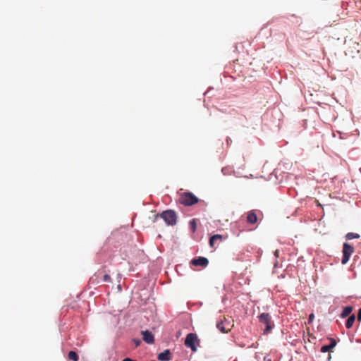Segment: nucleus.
Here are the masks:
<instances>
[{"label": "nucleus", "instance_id": "10", "mask_svg": "<svg viewBox=\"0 0 361 361\" xmlns=\"http://www.w3.org/2000/svg\"><path fill=\"white\" fill-rule=\"evenodd\" d=\"M223 240V236L219 234L214 235L210 238L209 245L212 247H215L216 242H221Z\"/></svg>", "mask_w": 361, "mask_h": 361}, {"label": "nucleus", "instance_id": "1", "mask_svg": "<svg viewBox=\"0 0 361 361\" xmlns=\"http://www.w3.org/2000/svg\"><path fill=\"white\" fill-rule=\"evenodd\" d=\"M162 218L167 225L173 226L176 224L177 216L176 214L173 210H166L163 212L161 214L154 215V221L159 218Z\"/></svg>", "mask_w": 361, "mask_h": 361}, {"label": "nucleus", "instance_id": "11", "mask_svg": "<svg viewBox=\"0 0 361 361\" xmlns=\"http://www.w3.org/2000/svg\"><path fill=\"white\" fill-rule=\"evenodd\" d=\"M355 316L354 314L350 315L346 321V323H345L346 328H348V329L351 328L355 322Z\"/></svg>", "mask_w": 361, "mask_h": 361}, {"label": "nucleus", "instance_id": "4", "mask_svg": "<svg viewBox=\"0 0 361 361\" xmlns=\"http://www.w3.org/2000/svg\"><path fill=\"white\" fill-rule=\"evenodd\" d=\"M200 340L195 334L190 333L187 335L185 341V345L190 348L192 351L197 350L196 343L199 345Z\"/></svg>", "mask_w": 361, "mask_h": 361}, {"label": "nucleus", "instance_id": "27", "mask_svg": "<svg viewBox=\"0 0 361 361\" xmlns=\"http://www.w3.org/2000/svg\"><path fill=\"white\" fill-rule=\"evenodd\" d=\"M251 347H254V345H249V348H251ZM255 348H256V346H255Z\"/></svg>", "mask_w": 361, "mask_h": 361}, {"label": "nucleus", "instance_id": "12", "mask_svg": "<svg viewBox=\"0 0 361 361\" xmlns=\"http://www.w3.org/2000/svg\"><path fill=\"white\" fill-rule=\"evenodd\" d=\"M352 310H353L352 307H350V306L345 307L341 313V317H343V318L347 317L348 316L350 315Z\"/></svg>", "mask_w": 361, "mask_h": 361}, {"label": "nucleus", "instance_id": "9", "mask_svg": "<svg viewBox=\"0 0 361 361\" xmlns=\"http://www.w3.org/2000/svg\"><path fill=\"white\" fill-rule=\"evenodd\" d=\"M158 360L161 361H169L171 360V354L169 350H165L157 356Z\"/></svg>", "mask_w": 361, "mask_h": 361}, {"label": "nucleus", "instance_id": "22", "mask_svg": "<svg viewBox=\"0 0 361 361\" xmlns=\"http://www.w3.org/2000/svg\"><path fill=\"white\" fill-rule=\"evenodd\" d=\"M133 342L135 343L136 347H137L141 343L139 339H134Z\"/></svg>", "mask_w": 361, "mask_h": 361}, {"label": "nucleus", "instance_id": "20", "mask_svg": "<svg viewBox=\"0 0 361 361\" xmlns=\"http://www.w3.org/2000/svg\"><path fill=\"white\" fill-rule=\"evenodd\" d=\"M103 281L105 282H110L111 281V277L109 274H105L103 276Z\"/></svg>", "mask_w": 361, "mask_h": 361}, {"label": "nucleus", "instance_id": "15", "mask_svg": "<svg viewBox=\"0 0 361 361\" xmlns=\"http://www.w3.org/2000/svg\"><path fill=\"white\" fill-rule=\"evenodd\" d=\"M360 237L359 234L352 232L348 233L345 235L346 240L357 239Z\"/></svg>", "mask_w": 361, "mask_h": 361}, {"label": "nucleus", "instance_id": "8", "mask_svg": "<svg viewBox=\"0 0 361 361\" xmlns=\"http://www.w3.org/2000/svg\"><path fill=\"white\" fill-rule=\"evenodd\" d=\"M141 334L142 336L143 341L148 343L152 344L154 342V335L148 330L142 331Z\"/></svg>", "mask_w": 361, "mask_h": 361}, {"label": "nucleus", "instance_id": "23", "mask_svg": "<svg viewBox=\"0 0 361 361\" xmlns=\"http://www.w3.org/2000/svg\"><path fill=\"white\" fill-rule=\"evenodd\" d=\"M357 320L358 321H361V308L358 311V314H357Z\"/></svg>", "mask_w": 361, "mask_h": 361}, {"label": "nucleus", "instance_id": "21", "mask_svg": "<svg viewBox=\"0 0 361 361\" xmlns=\"http://www.w3.org/2000/svg\"><path fill=\"white\" fill-rule=\"evenodd\" d=\"M314 319V315L313 313L310 314L309 315V318H308V320H309V322H312L313 321V319Z\"/></svg>", "mask_w": 361, "mask_h": 361}, {"label": "nucleus", "instance_id": "18", "mask_svg": "<svg viewBox=\"0 0 361 361\" xmlns=\"http://www.w3.org/2000/svg\"><path fill=\"white\" fill-rule=\"evenodd\" d=\"M251 70V68L250 67V71ZM252 70L255 73H261L263 71V68L261 66H257V68H253Z\"/></svg>", "mask_w": 361, "mask_h": 361}, {"label": "nucleus", "instance_id": "3", "mask_svg": "<svg viewBox=\"0 0 361 361\" xmlns=\"http://www.w3.org/2000/svg\"><path fill=\"white\" fill-rule=\"evenodd\" d=\"M258 319L261 324L265 325L264 334H269L274 326L271 321V317L270 314L269 313H262L258 316Z\"/></svg>", "mask_w": 361, "mask_h": 361}, {"label": "nucleus", "instance_id": "26", "mask_svg": "<svg viewBox=\"0 0 361 361\" xmlns=\"http://www.w3.org/2000/svg\"><path fill=\"white\" fill-rule=\"evenodd\" d=\"M251 347H254V345H249V348H251ZM255 348H256V346H255Z\"/></svg>", "mask_w": 361, "mask_h": 361}, {"label": "nucleus", "instance_id": "28", "mask_svg": "<svg viewBox=\"0 0 361 361\" xmlns=\"http://www.w3.org/2000/svg\"><path fill=\"white\" fill-rule=\"evenodd\" d=\"M269 361H270V360H269Z\"/></svg>", "mask_w": 361, "mask_h": 361}, {"label": "nucleus", "instance_id": "24", "mask_svg": "<svg viewBox=\"0 0 361 361\" xmlns=\"http://www.w3.org/2000/svg\"><path fill=\"white\" fill-rule=\"evenodd\" d=\"M122 361H136V360H134L129 357H126V358H124Z\"/></svg>", "mask_w": 361, "mask_h": 361}, {"label": "nucleus", "instance_id": "6", "mask_svg": "<svg viewBox=\"0 0 361 361\" xmlns=\"http://www.w3.org/2000/svg\"><path fill=\"white\" fill-rule=\"evenodd\" d=\"M191 264L194 266H200L205 267L209 264V261L206 257H199L197 258H194L191 261Z\"/></svg>", "mask_w": 361, "mask_h": 361}, {"label": "nucleus", "instance_id": "14", "mask_svg": "<svg viewBox=\"0 0 361 361\" xmlns=\"http://www.w3.org/2000/svg\"><path fill=\"white\" fill-rule=\"evenodd\" d=\"M68 358L72 361H78V355L75 351H70L68 354Z\"/></svg>", "mask_w": 361, "mask_h": 361}, {"label": "nucleus", "instance_id": "25", "mask_svg": "<svg viewBox=\"0 0 361 361\" xmlns=\"http://www.w3.org/2000/svg\"><path fill=\"white\" fill-rule=\"evenodd\" d=\"M279 251L278 250H276L275 252H274V255L275 256L277 257L279 256Z\"/></svg>", "mask_w": 361, "mask_h": 361}, {"label": "nucleus", "instance_id": "19", "mask_svg": "<svg viewBox=\"0 0 361 361\" xmlns=\"http://www.w3.org/2000/svg\"><path fill=\"white\" fill-rule=\"evenodd\" d=\"M330 342H331L330 344H329L330 348H334L336 346V340L334 338H330Z\"/></svg>", "mask_w": 361, "mask_h": 361}, {"label": "nucleus", "instance_id": "13", "mask_svg": "<svg viewBox=\"0 0 361 361\" xmlns=\"http://www.w3.org/2000/svg\"><path fill=\"white\" fill-rule=\"evenodd\" d=\"M258 221L257 214L253 211H250V224H253Z\"/></svg>", "mask_w": 361, "mask_h": 361}, {"label": "nucleus", "instance_id": "5", "mask_svg": "<svg viewBox=\"0 0 361 361\" xmlns=\"http://www.w3.org/2000/svg\"><path fill=\"white\" fill-rule=\"evenodd\" d=\"M353 252H354V247L352 245H350L348 243H343V257H342V260H341V263L343 264H345L348 262V260H349L351 255L353 253Z\"/></svg>", "mask_w": 361, "mask_h": 361}, {"label": "nucleus", "instance_id": "16", "mask_svg": "<svg viewBox=\"0 0 361 361\" xmlns=\"http://www.w3.org/2000/svg\"><path fill=\"white\" fill-rule=\"evenodd\" d=\"M190 226L192 231L193 233L195 232L196 228H197V224H196L195 219H193L190 221Z\"/></svg>", "mask_w": 361, "mask_h": 361}, {"label": "nucleus", "instance_id": "17", "mask_svg": "<svg viewBox=\"0 0 361 361\" xmlns=\"http://www.w3.org/2000/svg\"><path fill=\"white\" fill-rule=\"evenodd\" d=\"M331 349H332V348H330L329 345H325L321 348V352L322 353H327V352L330 351Z\"/></svg>", "mask_w": 361, "mask_h": 361}, {"label": "nucleus", "instance_id": "7", "mask_svg": "<svg viewBox=\"0 0 361 361\" xmlns=\"http://www.w3.org/2000/svg\"><path fill=\"white\" fill-rule=\"evenodd\" d=\"M230 322L225 320L221 321L216 324V327L222 333H227L231 330Z\"/></svg>", "mask_w": 361, "mask_h": 361}, {"label": "nucleus", "instance_id": "2", "mask_svg": "<svg viewBox=\"0 0 361 361\" xmlns=\"http://www.w3.org/2000/svg\"><path fill=\"white\" fill-rule=\"evenodd\" d=\"M199 202V199L192 192H185L180 194L179 202L185 206H192Z\"/></svg>", "mask_w": 361, "mask_h": 361}]
</instances>
